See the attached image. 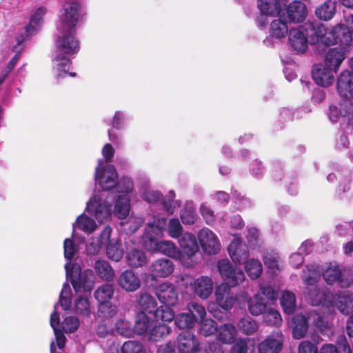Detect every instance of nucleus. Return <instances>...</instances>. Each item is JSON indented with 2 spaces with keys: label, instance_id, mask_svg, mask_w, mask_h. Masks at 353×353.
Returning a JSON list of instances; mask_svg holds the SVG:
<instances>
[{
  "label": "nucleus",
  "instance_id": "3",
  "mask_svg": "<svg viewBox=\"0 0 353 353\" xmlns=\"http://www.w3.org/2000/svg\"><path fill=\"white\" fill-rule=\"evenodd\" d=\"M58 35L55 41L57 54L53 59V67L57 77L69 74L75 77L74 72H69L71 66V58L79 50V40L76 31L72 30H57Z\"/></svg>",
  "mask_w": 353,
  "mask_h": 353
},
{
  "label": "nucleus",
  "instance_id": "29",
  "mask_svg": "<svg viewBox=\"0 0 353 353\" xmlns=\"http://www.w3.org/2000/svg\"><path fill=\"white\" fill-rule=\"evenodd\" d=\"M96 221L88 214L82 213L77 217L76 221L72 224L73 233L75 230H81L88 234L93 233L98 228ZM73 236H74V234Z\"/></svg>",
  "mask_w": 353,
  "mask_h": 353
},
{
  "label": "nucleus",
  "instance_id": "31",
  "mask_svg": "<svg viewBox=\"0 0 353 353\" xmlns=\"http://www.w3.org/2000/svg\"><path fill=\"white\" fill-rule=\"evenodd\" d=\"M287 14L290 21L302 22L307 15L305 5L300 1H294L287 7Z\"/></svg>",
  "mask_w": 353,
  "mask_h": 353
},
{
  "label": "nucleus",
  "instance_id": "33",
  "mask_svg": "<svg viewBox=\"0 0 353 353\" xmlns=\"http://www.w3.org/2000/svg\"><path fill=\"white\" fill-rule=\"evenodd\" d=\"M248 308L253 316L263 314L268 307L267 301L260 293L254 294L247 300Z\"/></svg>",
  "mask_w": 353,
  "mask_h": 353
},
{
  "label": "nucleus",
  "instance_id": "36",
  "mask_svg": "<svg viewBox=\"0 0 353 353\" xmlns=\"http://www.w3.org/2000/svg\"><path fill=\"white\" fill-rule=\"evenodd\" d=\"M138 305L142 310L141 312L145 313L147 312L150 314L154 313L156 317V311L159 309L157 308V303L154 297L150 294L147 292L141 294L138 300Z\"/></svg>",
  "mask_w": 353,
  "mask_h": 353
},
{
  "label": "nucleus",
  "instance_id": "61",
  "mask_svg": "<svg viewBox=\"0 0 353 353\" xmlns=\"http://www.w3.org/2000/svg\"><path fill=\"white\" fill-rule=\"evenodd\" d=\"M121 351L123 353H145L143 345L134 341H128L123 343Z\"/></svg>",
  "mask_w": 353,
  "mask_h": 353
},
{
  "label": "nucleus",
  "instance_id": "51",
  "mask_svg": "<svg viewBox=\"0 0 353 353\" xmlns=\"http://www.w3.org/2000/svg\"><path fill=\"white\" fill-rule=\"evenodd\" d=\"M174 319L176 326L179 329H190L195 324V319L190 313H180Z\"/></svg>",
  "mask_w": 353,
  "mask_h": 353
},
{
  "label": "nucleus",
  "instance_id": "37",
  "mask_svg": "<svg viewBox=\"0 0 353 353\" xmlns=\"http://www.w3.org/2000/svg\"><path fill=\"white\" fill-rule=\"evenodd\" d=\"M293 336L299 339L304 336L307 330V320L304 315L296 314L292 319Z\"/></svg>",
  "mask_w": 353,
  "mask_h": 353
},
{
  "label": "nucleus",
  "instance_id": "55",
  "mask_svg": "<svg viewBox=\"0 0 353 353\" xmlns=\"http://www.w3.org/2000/svg\"><path fill=\"white\" fill-rule=\"evenodd\" d=\"M168 235L173 239H178L183 234V227L178 219H171L166 223Z\"/></svg>",
  "mask_w": 353,
  "mask_h": 353
},
{
  "label": "nucleus",
  "instance_id": "8",
  "mask_svg": "<svg viewBox=\"0 0 353 353\" xmlns=\"http://www.w3.org/2000/svg\"><path fill=\"white\" fill-rule=\"evenodd\" d=\"M156 295L163 304L156 311V319L164 321H171L174 319V312L171 308L176 305L179 294L175 286L168 282H163L156 288Z\"/></svg>",
  "mask_w": 353,
  "mask_h": 353
},
{
  "label": "nucleus",
  "instance_id": "40",
  "mask_svg": "<svg viewBox=\"0 0 353 353\" xmlns=\"http://www.w3.org/2000/svg\"><path fill=\"white\" fill-rule=\"evenodd\" d=\"M94 270L97 275L104 281H112L114 276V272L111 265L105 260H98L95 262Z\"/></svg>",
  "mask_w": 353,
  "mask_h": 353
},
{
  "label": "nucleus",
  "instance_id": "38",
  "mask_svg": "<svg viewBox=\"0 0 353 353\" xmlns=\"http://www.w3.org/2000/svg\"><path fill=\"white\" fill-rule=\"evenodd\" d=\"M152 325V321L149 319L144 312L137 314L134 323L133 334L141 335L147 332Z\"/></svg>",
  "mask_w": 353,
  "mask_h": 353
},
{
  "label": "nucleus",
  "instance_id": "54",
  "mask_svg": "<svg viewBox=\"0 0 353 353\" xmlns=\"http://www.w3.org/2000/svg\"><path fill=\"white\" fill-rule=\"evenodd\" d=\"M188 309L190 314L192 315L195 319V322H200V321L203 320L206 315L205 307L197 302L191 301L188 305Z\"/></svg>",
  "mask_w": 353,
  "mask_h": 353
},
{
  "label": "nucleus",
  "instance_id": "5",
  "mask_svg": "<svg viewBox=\"0 0 353 353\" xmlns=\"http://www.w3.org/2000/svg\"><path fill=\"white\" fill-rule=\"evenodd\" d=\"M327 299L332 301L331 305H326L323 303L318 305L321 307V311L313 310L308 316V319L321 330L329 327L330 319L332 315L334 307L345 315L353 312V297L348 291L341 292L335 296H333L330 292Z\"/></svg>",
  "mask_w": 353,
  "mask_h": 353
},
{
  "label": "nucleus",
  "instance_id": "62",
  "mask_svg": "<svg viewBox=\"0 0 353 353\" xmlns=\"http://www.w3.org/2000/svg\"><path fill=\"white\" fill-rule=\"evenodd\" d=\"M79 326V322L77 317L68 316L61 323L62 329L65 332H73Z\"/></svg>",
  "mask_w": 353,
  "mask_h": 353
},
{
  "label": "nucleus",
  "instance_id": "46",
  "mask_svg": "<svg viewBox=\"0 0 353 353\" xmlns=\"http://www.w3.org/2000/svg\"><path fill=\"white\" fill-rule=\"evenodd\" d=\"M50 325L54 330L57 345L59 348L62 349L65 345V337L59 330V315L56 311L53 312L51 314Z\"/></svg>",
  "mask_w": 353,
  "mask_h": 353
},
{
  "label": "nucleus",
  "instance_id": "56",
  "mask_svg": "<svg viewBox=\"0 0 353 353\" xmlns=\"http://www.w3.org/2000/svg\"><path fill=\"white\" fill-rule=\"evenodd\" d=\"M72 290L68 283L63 285L59 296V304L64 310H69L71 305Z\"/></svg>",
  "mask_w": 353,
  "mask_h": 353
},
{
  "label": "nucleus",
  "instance_id": "23",
  "mask_svg": "<svg viewBox=\"0 0 353 353\" xmlns=\"http://www.w3.org/2000/svg\"><path fill=\"white\" fill-rule=\"evenodd\" d=\"M336 71L325 65H315L312 69V78L316 84L327 87L332 84Z\"/></svg>",
  "mask_w": 353,
  "mask_h": 353
},
{
  "label": "nucleus",
  "instance_id": "53",
  "mask_svg": "<svg viewBox=\"0 0 353 353\" xmlns=\"http://www.w3.org/2000/svg\"><path fill=\"white\" fill-rule=\"evenodd\" d=\"M239 328L245 334H252L257 331L259 326L254 319L250 316L244 317L238 322Z\"/></svg>",
  "mask_w": 353,
  "mask_h": 353
},
{
  "label": "nucleus",
  "instance_id": "1",
  "mask_svg": "<svg viewBox=\"0 0 353 353\" xmlns=\"http://www.w3.org/2000/svg\"><path fill=\"white\" fill-rule=\"evenodd\" d=\"M94 179L103 192L114 190V213L119 219L126 218L131 208L130 193L133 190L132 179L124 176L119 180L115 168L112 165L105 164L102 159L98 161Z\"/></svg>",
  "mask_w": 353,
  "mask_h": 353
},
{
  "label": "nucleus",
  "instance_id": "21",
  "mask_svg": "<svg viewBox=\"0 0 353 353\" xmlns=\"http://www.w3.org/2000/svg\"><path fill=\"white\" fill-rule=\"evenodd\" d=\"M228 254L236 264L244 263L249 257L247 246L243 243L239 236L234 235V239L228 247Z\"/></svg>",
  "mask_w": 353,
  "mask_h": 353
},
{
  "label": "nucleus",
  "instance_id": "41",
  "mask_svg": "<svg viewBox=\"0 0 353 353\" xmlns=\"http://www.w3.org/2000/svg\"><path fill=\"white\" fill-rule=\"evenodd\" d=\"M243 264L244 270L251 279L255 280L261 276L263 272V266L259 260L250 259Z\"/></svg>",
  "mask_w": 353,
  "mask_h": 353
},
{
  "label": "nucleus",
  "instance_id": "4",
  "mask_svg": "<svg viewBox=\"0 0 353 353\" xmlns=\"http://www.w3.org/2000/svg\"><path fill=\"white\" fill-rule=\"evenodd\" d=\"M345 25L338 24L336 26L327 28L324 25L314 26L309 24L310 30L314 32L312 42H322L325 46L340 43L347 45L353 39V14L345 17Z\"/></svg>",
  "mask_w": 353,
  "mask_h": 353
},
{
  "label": "nucleus",
  "instance_id": "19",
  "mask_svg": "<svg viewBox=\"0 0 353 353\" xmlns=\"http://www.w3.org/2000/svg\"><path fill=\"white\" fill-rule=\"evenodd\" d=\"M284 336L281 332L268 335L258 345L259 353H279L283 345Z\"/></svg>",
  "mask_w": 353,
  "mask_h": 353
},
{
  "label": "nucleus",
  "instance_id": "47",
  "mask_svg": "<svg viewBox=\"0 0 353 353\" xmlns=\"http://www.w3.org/2000/svg\"><path fill=\"white\" fill-rule=\"evenodd\" d=\"M263 318L268 325L279 327L282 323V318L279 311L270 306L263 314Z\"/></svg>",
  "mask_w": 353,
  "mask_h": 353
},
{
  "label": "nucleus",
  "instance_id": "22",
  "mask_svg": "<svg viewBox=\"0 0 353 353\" xmlns=\"http://www.w3.org/2000/svg\"><path fill=\"white\" fill-rule=\"evenodd\" d=\"M193 292L201 299H207L212 293L214 284L212 279L200 276L190 283Z\"/></svg>",
  "mask_w": 353,
  "mask_h": 353
},
{
  "label": "nucleus",
  "instance_id": "57",
  "mask_svg": "<svg viewBox=\"0 0 353 353\" xmlns=\"http://www.w3.org/2000/svg\"><path fill=\"white\" fill-rule=\"evenodd\" d=\"M199 332L201 334L208 336L217 332L218 327L216 322L212 319H205L200 321Z\"/></svg>",
  "mask_w": 353,
  "mask_h": 353
},
{
  "label": "nucleus",
  "instance_id": "59",
  "mask_svg": "<svg viewBox=\"0 0 353 353\" xmlns=\"http://www.w3.org/2000/svg\"><path fill=\"white\" fill-rule=\"evenodd\" d=\"M115 329L118 334L125 337H131L134 334L130 323L124 319H119L117 321Z\"/></svg>",
  "mask_w": 353,
  "mask_h": 353
},
{
  "label": "nucleus",
  "instance_id": "49",
  "mask_svg": "<svg viewBox=\"0 0 353 353\" xmlns=\"http://www.w3.org/2000/svg\"><path fill=\"white\" fill-rule=\"evenodd\" d=\"M75 311L77 314L88 316L91 312V305L86 295H80L74 301Z\"/></svg>",
  "mask_w": 353,
  "mask_h": 353
},
{
  "label": "nucleus",
  "instance_id": "2",
  "mask_svg": "<svg viewBox=\"0 0 353 353\" xmlns=\"http://www.w3.org/2000/svg\"><path fill=\"white\" fill-rule=\"evenodd\" d=\"M166 230V219L154 217L147 224L145 232L142 238L143 245L149 251H157L170 258L185 263V256L181 250L171 241H158L157 239L163 236Z\"/></svg>",
  "mask_w": 353,
  "mask_h": 353
},
{
  "label": "nucleus",
  "instance_id": "45",
  "mask_svg": "<svg viewBox=\"0 0 353 353\" xmlns=\"http://www.w3.org/2000/svg\"><path fill=\"white\" fill-rule=\"evenodd\" d=\"M265 265L269 270L274 272L280 269V257L274 250H266L263 256Z\"/></svg>",
  "mask_w": 353,
  "mask_h": 353
},
{
  "label": "nucleus",
  "instance_id": "48",
  "mask_svg": "<svg viewBox=\"0 0 353 353\" xmlns=\"http://www.w3.org/2000/svg\"><path fill=\"white\" fill-rule=\"evenodd\" d=\"M171 332V328L168 325L162 323L154 325L149 332V339L153 341H158L166 337Z\"/></svg>",
  "mask_w": 353,
  "mask_h": 353
},
{
  "label": "nucleus",
  "instance_id": "32",
  "mask_svg": "<svg viewBox=\"0 0 353 353\" xmlns=\"http://www.w3.org/2000/svg\"><path fill=\"white\" fill-rule=\"evenodd\" d=\"M345 53L341 48L330 49L325 57L324 65L329 68L337 71L339 66L345 58Z\"/></svg>",
  "mask_w": 353,
  "mask_h": 353
},
{
  "label": "nucleus",
  "instance_id": "28",
  "mask_svg": "<svg viewBox=\"0 0 353 353\" xmlns=\"http://www.w3.org/2000/svg\"><path fill=\"white\" fill-rule=\"evenodd\" d=\"M112 232V228L106 226L103 228L100 235L97 238H92L91 241L86 245V251L89 255L98 254L102 245H105L109 241Z\"/></svg>",
  "mask_w": 353,
  "mask_h": 353
},
{
  "label": "nucleus",
  "instance_id": "6",
  "mask_svg": "<svg viewBox=\"0 0 353 353\" xmlns=\"http://www.w3.org/2000/svg\"><path fill=\"white\" fill-rule=\"evenodd\" d=\"M321 278V271L317 264L307 265L303 270L302 279L307 285L304 290L306 299L312 305L321 303L330 305L332 301L327 298L330 296V290L326 288H319L316 284Z\"/></svg>",
  "mask_w": 353,
  "mask_h": 353
},
{
  "label": "nucleus",
  "instance_id": "39",
  "mask_svg": "<svg viewBox=\"0 0 353 353\" xmlns=\"http://www.w3.org/2000/svg\"><path fill=\"white\" fill-rule=\"evenodd\" d=\"M257 6L261 14L266 16L277 14L281 10L278 0H258Z\"/></svg>",
  "mask_w": 353,
  "mask_h": 353
},
{
  "label": "nucleus",
  "instance_id": "64",
  "mask_svg": "<svg viewBox=\"0 0 353 353\" xmlns=\"http://www.w3.org/2000/svg\"><path fill=\"white\" fill-rule=\"evenodd\" d=\"M249 339L240 338L232 345L230 353H248Z\"/></svg>",
  "mask_w": 353,
  "mask_h": 353
},
{
  "label": "nucleus",
  "instance_id": "42",
  "mask_svg": "<svg viewBox=\"0 0 353 353\" xmlns=\"http://www.w3.org/2000/svg\"><path fill=\"white\" fill-rule=\"evenodd\" d=\"M105 245L106 254L110 259L117 262L122 259L123 251L119 241L110 239Z\"/></svg>",
  "mask_w": 353,
  "mask_h": 353
},
{
  "label": "nucleus",
  "instance_id": "60",
  "mask_svg": "<svg viewBox=\"0 0 353 353\" xmlns=\"http://www.w3.org/2000/svg\"><path fill=\"white\" fill-rule=\"evenodd\" d=\"M140 196L148 203L161 202V200H162L161 195L159 192L149 188H143L140 190Z\"/></svg>",
  "mask_w": 353,
  "mask_h": 353
},
{
  "label": "nucleus",
  "instance_id": "12",
  "mask_svg": "<svg viewBox=\"0 0 353 353\" xmlns=\"http://www.w3.org/2000/svg\"><path fill=\"white\" fill-rule=\"evenodd\" d=\"M220 275L225 282L224 285L233 288L241 284L245 277L243 270L234 267L228 259H221L217 263Z\"/></svg>",
  "mask_w": 353,
  "mask_h": 353
},
{
  "label": "nucleus",
  "instance_id": "30",
  "mask_svg": "<svg viewBox=\"0 0 353 353\" xmlns=\"http://www.w3.org/2000/svg\"><path fill=\"white\" fill-rule=\"evenodd\" d=\"M238 331L234 325L227 323L221 325L217 330V339L223 344H232L235 342Z\"/></svg>",
  "mask_w": 353,
  "mask_h": 353
},
{
  "label": "nucleus",
  "instance_id": "25",
  "mask_svg": "<svg viewBox=\"0 0 353 353\" xmlns=\"http://www.w3.org/2000/svg\"><path fill=\"white\" fill-rule=\"evenodd\" d=\"M336 90L341 97L347 100L353 99V75L349 70H344L339 74Z\"/></svg>",
  "mask_w": 353,
  "mask_h": 353
},
{
  "label": "nucleus",
  "instance_id": "9",
  "mask_svg": "<svg viewBox=\"0 0 353 353\" xmlns=\"http://www.w3.org/2000/svg\"><path fill=\"white\" fill-rule=\"evenodd\" d=\"M67 279H70L74 290L77 292L80 290L91 292L95 283V275L92 270L81 271L80 266L75 263L72 265L66 263L65 265Z\"/></svg>",
  "mask_w": 353,
  "mask_h": 353
},
{
  "label": "nucleus",
  "instance_id": "50",
  "mask_svg": "<svg viewBox=\"0 0 353 353\" xmlns=\"http://www.w3.org/2000/svg\"><path fill=\"white\" fill-rule=\"evenodd\" d=\"M181 219L184 224H193L196 220L194 203L187 201L181 212Z\"/></svg>",
  "mask_w": 353,
  "mask_h": 353
},
{
  "label": "nucleus",
  "instance_id": "34",
  "mask_svg": "<svg viewBox=\"0 0 353 353\" xmlns=\"http://www.w3.org/2000/svg\"><path fill=\"white\" fill-rule=\"evenodd\" d=\"M336 2L335 0H326L316 9V16L324 21L331 19L336 12Z\"/></svg>",
  "mask_w": 353,
  "mask_h": 353
},
{
  "label": "nucleus",
  "instance_id": "58",
  "mask_svg": "<svg viewBox=\"0 0 353 353\" xmlns=\"http://www.w3.org/2000/svg\"><path fill=\"white\" fill-rule=\"evenodd\" d=\"M246 239L249 246L252 249L259 247L261 244L259 231L254 227L247 228Z\"/></svg>",
  "mask_w": 353,
  "mask_h": 353
},
{
  "label": "nucleus",
  "instance_id": "15",
  "mask_svg": "<svg viewBox=\"0 0 353 353\" xmlns=\"http://www.w3.org/2000/svg\"><path fill=\"white\" fill-rule=\"evenodd\" d=\"M205 345H201L195 334L189 331L182 332L177 336V347L180 353H201Z\"/></svg>",
  "mask_w": 353,
  "mask_h": 353
},
{
  "label": "nucleus",
  "instance_id": "26",
  "mask_svg": "<svg viewBox=\"0 0 353 353\" xmlns=\"http://www.w3.org/2000/svg\"><path fill=\"white\" fill-rule=\"evenodd\" d=\"M174 265L170 260L161 258L153 261L149 268L153 278H165L174 272Z\"/></svg>",
  "mask_w": 353,
  "mask_h": 353
},
{
  "label": "nucleus",
  "instance_id": "44",
  "mask_svg": "<svg viewBox=\"0 0 353 353\" xmlns=\"http://www.w3.org/2000/svg\"><path fill=\"white\" fill-rule=\"evenodd\" d=\"M281 305L283 312L287 314H292L296 308V296L292 292L286 290L283 292L281 299Z\"/></svg>",
  "mask_w": 353,
  "mask_h": 353
},
{
  "label": "nucleus",
  "instance_id": "18",
  "mask_svg": "<svg viewBox=\"0 0 353 353\" xmlns=\"http://www.w3.org/2000/svg\"><path fill=\"white\" fill-rule=\"evenodd\" d=\"M44 8H39L30 17V23L25 28V34L17 37V46L14 47V50L18 51L21 50L19 46L25 41L28 37L37 32L41 28L43 21V17L46 14Z\"/></svg>",
  "mask_w": 353,
  "mask_h": 353
},
{
  "label": "nucleus",
  "instance_id": "35",
  "mask_svg": "<svg viewBox=\"0 0 353 353\" xmlns=\"http://www.w3.org/2000/svg\"><path fill=\"white\" fill-rule=\"evenodd\" d=\"M126 260L128 264L132 268L141 267L147 263V257L145 252L136 248L128 250Z\"/></svg>",
  "mask_w": 353,
  "mask_h": 353
},
{
  "label": "nucleus",
  "instance_id": "43",
  "mask_svg": "<svg viewBox=\"0 0 353 353\" xmlns=\"http://www.w3.org/2000/svg\"><path fill=\"white\" fill-rule=\"evenodd\" d=\"M290 28H292L281 19H274L270 24V36L278 39H283Z\"/></svg>",
  "mask_w": 353,
  "mask_h": 353
},
{
  "label": "nucleus",
  "instance_id": "10",
  "mask_svg": "<svg viewBox=\"0 0 353 353\" xmlns=\"http://www.w3.org/2000/svg\"><path fill=\"white\" fill-rule=\"evenodd\" d=\"M312 24L314 26L317 25H323L321 23L318 22H312L308 21L307 23L304 24L303 26L292 28L290 29L288 33V41L289 44L296 54H302L304 53L307 48L308 40L307 37L310 39V43L311 44H317L321 43L324 45L322 42H312V34L315 35L314 32L310 30L309 27V24Z\"/></svg>",
  "mask_w": 353,
  "mask_h": 353
},
{
  "label": "nucleus",
  "instance_id": "7",
  "mask_svg": "<svg viewBox=\"0 0 353 353\" xmlns=\"http://www.w3.org/2000/svg\"><path fill=\"white\" fill-rule=\"evenodd\" d=\"M114 208L113 193L102 192L95 193L90 198L86 203L85 211L99 223H103L110 220L112 213L115 214Z\"/></svg>",
  "mask_w": 353,
  "mask_h": 353
},
{
  "label": "nucleus",
  "instance_id": "52",
  "mask_svg": "<svg viewBox=\"0 0 353 353\" xmlns=\"http://www.w3.org/2000/svg\"><path fill=\"white\" fill-rule=\"evenodd\" d=\"M64 257L68 260L67 263H70V268L72 265V260L74 259L79 251V245L74 243L71 239H66L63 243Z\"/></svg>",
  "mask_w": 353,
  "mask_h": 353
},
{
  "label": "nucleus",
  "instance_id": "11",
  "mask_svg": "<svg viewBox=\"0 0 353 353\" xmlns=\"http://www.w3.org/2000/svg\"><path fill=\"white\" fill-rule=\"evenodd\" d=\"M80 4L77 1L66 3L60 10L57 30H75L79 17Z\"/></svg>",
  "mask_w": 353,
  "mask_h": 353
},
{
  "label": "nucleus",
  "instance_id": "63",
  "mask_svg": "<svg viewBox=\"0 0 353 353\" xmlns=\"http://www.w3.org/2000/svg\"><path fill=\"white\" fill-rule=\"evenodd\" d=\"M199 211L206 224L211 225L214 223V212L210 207L207 206L205 203H202L200 205Z\"/></svg>",
  "mask_w": 353,
  "mask_h": 353
},
{
  "label": "nucleus",
  "instance_id": "20",
  "mask_svg": "<svg viewBox=\"0 0 353 353\" xmlns=\"http://www.w3.org/2000/svg\"><path fill=\"white\" fill-rule=\"evenodd\" d=\"M181 252L185 256V263L187 266H190L192 263L188 261L199 251V245L194 235L190 232H185L179 239Z\"/></svg>",
  "mask_w": 353,
  "mask_h": 353
},
{
  "label": "nucleus",
  "instance_id": "17",
  "mask_svg": "<svg viewBox=\"0 0 353 353\" xmlns=\"http://www.w3.org/2000/svg\"><path fill=\"white\" fill-rule=\"evenodd\" d=\"M328 117L332 123L341 121L343 123L351 124L353 123V105L347 101H344L337 105H330Z\"/></svg>",
  "mask_w": 353,
  "mask_h": 353
},
{
  "label": "nucleus",
  "instance_id": "13",
  "mask_svg": "<svg viewBox=\"0 0 353 353\" xmlns=\"http://www.w3.org/2000/svg\"><path fill=\"white\" fill-rule=\"evenodd\" d=\"M114 293V288L110 283H104L99 286L94 291V296L100 304L99 313L104 317L111 318L117 313L116 306L105 305L112 298Z\"/></svg>",
  "mask_w": 353,
  "mask_h": 353
},
{
  "label": "nucleus",
  "instance_id": "24",
  "mask_svg": "<svg viewBox=\"0 0 353 353\" xmlns=\"http://www.w3.org/2000/svg\"><path fill=\"white\" fill-rule=\"evenodd\" d=\"M215 298L217 304L225 310L232 309L236 302V297L231 291V288L223 284L216 288Z\"/></svg>",
  "mask_w": 353,
  "mask_h": 353
},
{
  "label": "nucleus",
  "instance_id": "27",
  "mask_svg": "<svg viewBox=\"0 0 353 353\" xmlns=\"http://www.w3.org/2000/svg\"><path fill=\"white\" fill-rule=\"evenodd\" d=\"M118 285L125 291L134 292L141 286V280L132 270H125L119 279Z\"/></svg>",
  "mask_w": 353,
  "mask_h": 353
},
{
  "label": "nucleus",
  "instance_id": "14",
  "mask_svg": "<svg viewBox=\"0 0 353 353\" xmlns=\"http://www.w3.org/2000/svg\"><path fill=\"white\" fill-rule=\"evenodd\" d=\"M325 282L332 285L337 282L341 288H348L353 283V274H343L339 266L335 262L330 263L322 272Z\"/></svg>",
  "mask_w": 353,
  "mask_h": 353
},
{
  "label": "nucleus",
  "instance_id": "16",
  "mask_svg": "<svg viewBox=\"0 0 353 353\" xmlns=\"http://www.w3.org/2000/svg\"><path fill=\"white\" fill-rule=\"evenodd\" d=\"M203 251L207 254H216L221 249L217 235L208 228H202L197 234Z\"/></svg>",
  "mask_w": 353,
  "mask_h": 353
}]
</instances>
